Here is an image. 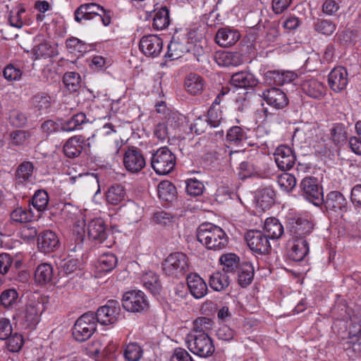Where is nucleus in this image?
Wrapping results in <instances>:
<instances>
[{"label":"nucleus","mask_w":361,"mask_h":361,"mask_svg":"<svg viewBox=\"0 0 361 361\" xmlns=\"http://www.w3.org/2000/svg\"><path fill=\"white\" fill-rule=\"evenodd\" d=\"M19 302L18 293L14 288L6 289L0 295V305L6 310L16 308Z\"/></svg>","instance_id":"34"},{"label":"nucleus","mask_w":361,"mask_h":361,"mask_svg":"<svg viewBox=\"0 0 361 361\" xmlns=\"http://www.w3.org/2000/svg\"><path fill=\"white\" fill-rule=\"evenodd\" d=\"M205 86L204 78L196 73H190L185 79V87L188 92L196 95L200 94Z\"/></svg>","instance_id":"31"},{"label":"nucleus","mask_w":361,"mask_h":361,"mask_svg":"<svg viewBox=\"0 0 361 361\" xmlns=\"http://www.w3.org/2000/svg\"><path fill=\"white\" fill-rule=\"evenodd\" d=\"M123 165L132 173L140 172L146 166V161L142 151L135 147L128 148L123 154Z\"/></svg>","instance_id":"9"},{"label":"nucleus","mask_w":361,"mask_h":361,"mask_svg":"<svg viewBox=\"0 0 361 361\" xmlns=\"http://www.w3.org/2000/svg\"><path fill=\"white\" fill-rule=\"evenodd\" d=\"M226 140L230 145L243 146L247 141V135L240 126H233L227 132Z\"/></svg>","instance_id":"43"},{"label":"nucleus","mask_w":361,"mask_h":361,"mask_svg":"<svg viewBox=\"0 0 361 361\" xmlns=\"http://www.w3.org/2000/svg\"><path fill=\"white\" fill-rule=\"evenodd\" d=\"M37 245L39 250L44 253L51 252L59 247V240L52 231H45L39 235Z\"/></svg>","instance_id":"22"},{"label":"nucleus","mask_w":361,"mask_h":361,"mask_svg":"<svg viewBox=\"0 0 361 361\" xmlns=\"http://www.w3.org/2000/svg\"><path fill=\"white\" fill-rule=\"evenodd\" d=\"M187 285L190 293L196 299L202 298L207 293V283L197 274H190L187 276Z\"/></svg>","instance_id":"21"},{"label":"nucleus","mask_w":361,"mask_h":361,"mask_svg":"<svg viewBox=\"0 0 361 361\" xmlns=\"http://www.w3.org/2000/svg\"><path fill=\"white\" fill-rule=\"evenodd\" d=\"M265 77L266 81L269 83L273 82L276 85H283L293 81L297 75L292 71H271L266 73Z\"/></svg>","instance_id":"28"},{"label":"nucleus","mask_w":361,"mask_h":361,"mask_svg":"<svg viewBox=\"0 0 361 361\" xmlns=\"http://www.w3.org/2000/svg\"><path fill=\"white\" fill-rule=\"evenodd\" d=\"M331 137L336 144L343 142L347 137L345 127L340 123L334 124L331 129Z\"/></svg>","instance_id":"61"},{"label":"nucleus","mask_w":361,"mask_h":361,"mask_svg":"<svg viewBox=\"0 0 361 361\" xmlns=\"http://www.w3.org/2000/svg\"><path fill=\"white\" fill-rule=\"evenodd\" d=\"M143 214V208L133 201H129L125 205L124 214L132 223L139 221Z\"/></svg>","instance_id":"46"},{"label":"nucleus","mask_w":361,"mask_h":361,"mask_svg":"<svg viewBox=\"0 0 361 361\" xmlns=\"http://www.w3.org/2000/svg\"><path fill=\"white\" fill-rule=\"evenodd\" d=\"M274 156L277 166L282 171L290 170L295 163V156L291 148L288 146L278 147Z\"/></svg>","instance_id":"15"},{"label":"nucleus","mask_w":361,"mask_h":361,"mask_svg":"<svg viewBox=\"0 0 361 361\" xmlns=\"http://www.w3.org/2000/svg\"><path fill=\"white\" fill-rule=\"evenodd\" d=\"M98 263L101 271L109 272L116 267L117 258L113 253H104L99 257Z\"/></svg>","instance_id":"51"},{"label":"nucleus","mask_w":361,"mask_h":361,"mask_svg":"<svg viewBox=\"0 0 361 361\" xmlns=\"http://www.w3.org/2000/svg\"><path fill=\"white\" fill-rule=\"evenodd\" d=\"M25 10L23 8H17L10 13L8 22L11 26L21 28L23 26V21L22 15L25 13Z\"/></svg>","instance_id":"63"},{"label":"nucleus","mask_w":361,"mask_h":361,"mask_svg":"<svg viewBox=\"0 0 361 361\" xmlns=\"http://www.w3.org/2000/svg\"><path fill=\"white\" fill-rule=\"evenodd\" d=\"M32 53L35 56V59L40 57H51L54 55V48L49 43L44 42L35 46L32 48Z\"/></svg>","instance_id":"54"},{"label":"nucleus","mask_w":361,"mask_h":361,"mask_svg":"<svg viewBox=\"0 0 361 361\" xmlns=\"http://www.w3.org/2000/svg\"><path fill=\"white\" fill-rule=\"evenodd\" d=\"M348 82V72L343 66L334 68L328 75V84L335 92H341L344 90Z\"/></svg>","instance_id":"16"},{"label":"nucleus","mask_w":361,"mask_h":361,"mask_svg":"<svg viewBox=\"0 0 361 361\" xmlns=\"http://www.w3.org/2000/svg\"><path fill=\"white\" fill-rule=\"evenodd\" d=\"M300 188L302 196L316 206H319L323 202V192L319 187L317 178L306 177L300 183Z\"/></svg>","instance_id":"7"},{"label":"nucleus","mask_w":361,"mask_h":361,"mask_svg":"<svg viewBox=\"0 0 361 361\" xmlns=\"http://www.w3.org/2000/svg\"><path fill=\"white\" fill-rule=\"evenodd\" d=\"M63 212L68 219H71V221H74L75 231L77 232L78 233V237L76 239L78 243L74 249H75L77 246H79L80 247L83 241L85 232V215L80 209H78V208L73 206L71 204H66L64 206V208L63 209Z\"/></svg>","instance_id":"11"},{"label":"nucleus","mask_w":361,"mask_h":361,"mask_svg":"<svg viewBox=\"0 0 361 361\" xmlns=\"http://www.w3.org/2000/svg\"><path fill=\"white\" fill-rule=\"evenodd\" d=\"M126 192L124 186L115 184L109 187L106 192V200L108 204L118 205L126 200Z\"/></svg>","instance_id":"30"},{"label":"nucleus","mask_w":361,"mask_h":361,"mask_svg":"<svg viewBox=\"0 0 361 361\" xmlns=\"http://www.w3.org/2000/svg\"><path fill=\"white\" fill-rule=\"evenodd\" d=\"M238 283L241 287H246L251 283L254 277V268L249 262H243L235 271Z\"/></svg>","instance_id":"33"},{"label":"nucleus","mask_w":361,"mask_h":361,"mask_svg":"<svg viewBox=\"0 0 361 361\" xmlns=\"http://www.w3.org/2000/svg\"><path fill=\"white\" fill-rule=\"evenodd\" d=\"M240 37V35L237 30L221 28L216 35L215 41L219 46L228 47L235 44Z\"/></svg>","instance_id":"25"},{"label":"nucleus","mask_w":361,"mask_h":361,"mask_svg":"<svg viewBox=\"0 0 361 361\" xmlns=\"http://www.w3.org/2000/svg\"><path fill=\"white\" fill-rule=\"evenodd\" d=\"M360 337L361 327L360 326L356 334H353L350 331L347 341L343 343V349L349 357L361 356V343L359 342Z\"/></svg>","instance_id":"24"},{"label":"nucleus","mask_w":361,"mask_h":361,"mask_svg":"<svg viewBox=\"0 0 361 361\" xmlns=\"http://www.w3.org/2000/svg\"><path fill=\"white\" fill-rule=\"evenodd\" d=\"M34 166L30 161H23L17 168L15 173L18 184H23L30 180L32 176Z\"/></svg>","instance_id":"41"},{"label":"nucleus","mask_w":361,"mask_h":361,"mask_svg":"<svg viewBox=\"0 0 361 361\" xmlns=\"http://www.w3.org/2000/svg\"><path fill=\"white\" fill-rule=\"evenodd\" d=\"M63 82L66 89L73 93L80 88L81 78L80 74L76 72H67L63 75Z\"/></svg>","instance_id":"48"},{"label":"nucleus","mask_w":361,"mask_h":361,"mask_svg":"<svg viewBox=\"0 0 361 361\" xmlns=\"http://www.w3.org/2000/svg\"><path fill=\"white\" fill-rule=\"evenodd\" d=\"M190 48L179 39L173 37L168 45V51L166 56L171 60L178 59L189 51Z\"/></svg>","instance_id":"40"},{"label":"nucleus","mask_w":361,"mask_h":361,"mask_svg":"<svg viewBox=\"0 0 361 361\" xmlns=\"http://www.w3.org/2000/svg\"><path fill=\"white\" fill-rule=\"evenodd\" d=\"M49 202L47 192L43 190H39L35 192L32 199V204L38 211L44 210Z\"/></svg>","instance_id":"56"},{"label":"nucleus","mask_w":361,"mask_h":361,"mask_svg":"<svg viewBox=\"0 0 361 361\" xmlns=\"http://www.w3.org/2000/svg\"><path fill=\"white\" fill-rule=\"evenodd\" d=\"M12 221L17 223H27L32 220V215L30 212L18 207L14 209L11 214Z\"/></svg>","instance_id":"59"},{"label":"nucleus","mask_w":361,"mask_h":361,"mask_svg":"<svg viewBox=\"0 0 361 361\" xmlns=\"http://www.w3.org/2000/svg\"><path fill=\"white\" fill-rule=\"evenodd\" d=\"M51 103V97L45 92H39L31 99L32 107L38 111H46L50 108Z\"/></svg>","instance_id":"42"},{"label":"nucleus","mask_w":361,"mask_h":361,"mask_svg":"<svg viewBox=\"0 0 361 361\" xmlns=\"http://www.w3.org/2000/svg\"><path fill=\"white\" fill-rule=\"evenodd\" d=\"M162 266L166 275L175 278L185 276L190 268L188 257L185 254L180 252L170 254L164 259Z\"/></svg>","instance_id":"3"},{"label":"nucleus","mask_w":361,"mask_h":361,"mask_svg":"<svg viewBox=\"0 0 361 361\" xmlns=\"http://www.w3.org/2000/svg\"><path fill=\"white\" fill-rule=\"evenodd\" d=\"M7 339V348L9 351L16 353L20 350L23 345V338L20 334L16 333Z\"/></svg>","instance_id":"64"},{"label":"nucleus","mask_w":361,"mask_h":361,"mask_svg":"<svg viewBox=\"0 0 361 361\" xmlns=\"http://www.w3.org/2000/svg\"><path fill=\"white\" fill-rule=\"evenodd\" d=\"M43 310L42 305L38 301L28 303L25 307L23 319L25 328L34 329L39 323Z\"/></svg>","instance_id":"19"},{"label":"nucleus","mask_w":361,"mask_h":361,"mask_svg":"<svg viewBox=\"0 0 361 361\" xmlns=\"http://www.w3.org/2000/svg\"><path fill=\"white\" fill-rule=\"evenodd\" d=\"M121 307L118 301L109 300L105 305L100 307L96 314L95 321L103 325L114 324L118 319Z\"/></svg>","instance_id":"8"},{"label":"nucleus","mask_w":361,"mask_h":361,"mask_svg":"<svg viewBox=\"0 0 361 361\" xmlns=\"http://www.w3.org/2000/svg\"><path fill=\"white\" fill-rule=\"evenodd\" d=\"M301 88L304 93L313 99H322L326 93L324 84L315 78H309L302 81Z\"/></svg>","instance_id":"20"},{"label":"nucleus","mask_w":361,"mask_h":361,"mask_svg":"<svg viewBox=\"0 0 361 361\" xmlns=\"http://www.w3.org/2000/svg\"><path fill=\"white\" fill-rule=\"evenodd\" d=\"M198 241L207 249L220 250L226 247L228 243L225 231L210 223L201 224L197 231Z\"/></svg>","instance_id":"1"},{"label":"nucleus","mask_w":361,"mask_h":361,"mask_svg":"<svg viewBox=\"0 0 361 361\" xmlns=\"http://www.w3.org/2000/svg\"><path fill=\"white\" fill-rule=\"evenodd\" d=\"M169 23V11L166 6L161 7L154 16L153 27L161 30L166 28Z\"/></svg>","instance_id":"45"},{"label":"nucleus","mask_w":361,"mask_h":361,"mask_svg":"<svg viewBox=\"0 0 361 361\" xmlns=\"http://www.w3.org/2000/svg\"><path fill=\"white\" fill-rule=\"evenodd\" d=\"M87 234L90 239L99 244H104V247H110L111 241L107 240L106 226L103 219L95 218L88 222Z\"/></svg>","instance_id":"13"},{"label":"nucleus","mask_w":361,"mask_h":361,"mask_svg":"<svg viewBox=\"0 0 361 361\" xmlns=\"http://www.w3.org/2000/svg\"><path fill=\"white\" fill-rule=\"evenodd\" d=\"M87 122L86 115L82 112H80L61 123V129L65 132L73 131Z\"/></svg>","instance_id":"44"},{"label":"nucleus","mask_w":361,"mask_h":361,"mask_svg":"<svg viewBox=\"0 0 361 361\" xmlns=\"http://www.w3.org/2000/svg\"><path fill=\"white\" fill-rule=\"evenodd\" d=\"M176 163L175 154L166 147H160L153 154L151 164L154 171L159 175L171 172Z\"/></svg>","instance_id":"4"},{"label":"nucleus","mask_w":361,"mask_h":361,"mask_svg":"<svg viewBox=\"0 0 361 361\" xmlns=\"http://www.w3.org/2000/svg\"><path fill=\"white\" fill-rule=\"evenodd\" d=\"M143 355V350L137 343H130L124 350L123 355L128 361H139Z\"/></svg>","instance_id":"49"},{"label":"nucleus","mask_w":361,"mask_h":361,"mask_svg":"<svg viewBox=\"0 0 361 361\" xmlns=\"http://www.w3.org/2000/svg\"><path fill=\"white\" fill-rule=\"evenodd\" d=\"M293 244L288 252V257L295 262L302 261L308 254L310 248L307 239H293Z\"/></svg>","instance_id":"27"},{"label":"nucleus","mask_w":361,"mask_h":361,"mask_svg":"<svg viewBox=\"0 0 361 361\" xmlns=\"http://www.w3.org/2000/svg\"><path fill=\"white\" fill-rule=\"evenodd\" d=\"M96 326L94 313L87 312L76 320L72 329L73 336L77 341L84 342L92 336Z\"/></svg>","instance_id":"5"},{"label":"nucleus","mask_w":361,"mask_h":361,"mask_svg":"<svg viewBox=\"0 0 361 361\" xmlns=\"http://www.w3.org/2000/svg\"><path fill=\"white\" fill-rule=\"evenodd\" d=\"M206 118L211 128H216L223 121L222 111L214 106H212L208 111Z\"/></svg>","instance_id":"58"},{"label":"nucleus","mask_w":361,"mask_h":361,"mask_svg":"<svg viewBox=\"0 0 361 361\" xmlns=\"http://www.w3.org/2000/svg\"><path fill=\"white\" fill-rule=\"evenodd\" d=\"M277 183L281 190L290 192L296 185V178L290 173H284L278 176Z\"/></svg>","instance_id":"53"},{"label":"nucleus","mask_w":361,"mask_h":361,"mask_svg":"<svg viewBox=\"0 0 361 361\" xmlns=\"http://www.w3.org/2000/svg\"><path fill=\"white\" fill-rule=\"evenodd\" d=\"M216 63L221 66H238L243 62L242 56L238 52L223 51L215 55Z\"/></svg>","instance_id":"32"},{"label":"nucleus","mask_w":361,"mask_h":361,"mask_svg":"<svg viewBox=\"0 0 361 361\" xmlns=\"http://www.w3.org/2000/svg\"><path fill=\"white\" fill-rule=\"evenodd\" d=\"M142 281L144 286L152 293L157 294L160 290V284L158 276L152 271H149L143 275Z\"/></svg>","instance_id":"50"},{"label":"nucleus","mask_w":361,"mask_h":361,"mask_svg":"<svg viewBox=\"0 0 361 361\" xmlns=\"http://www.w3.org/2000/svg\"><path fill=\"white\" fill-rule=\"evenodd\" d=\"M264 231L268 238L279 239L283 233V227L277 219L271 217L266 219Z\"/></svg>","instance_id":"36"},{"label":"nucleus","mask_w":361,"mask_h":361,"mask_svg":"<svg viewBox=\"0 0 361 361\" xmlns=\"http://www.w3.org/2000/svg\"><path fill=\"white\" fill-rule=\"evenodd\" d=\"M238 169V176L240 179L250 178L255 176L258 172L255 166L248 161L240 163Z\"/></svg>","instance_id":"60"},{"label":"nucleus","mask_w":361,"mask_h":361,"mask_svg":"<svg viewBox=\"0 0 361 361\" xmlns=\"http://www.w3.org/2000/svg\"><path fill=\"white\" fill-rule=\"evenodd\" d=\"M245 238L250 249L254 252L265 255L271 250L268 236L260 231H249L246 233Z\"/></svg>","instance_id":"10"},{"label":"nucleus","mask_w":361,"mask_h":361,"mask_svg":"<svg viewBox=\"0 0 361 361\" xmlns=\"http://www.w3.org/2000/svg\"><path fill=\"white\" fill-rule=\"evenodd\" d=\"M140 49L147 56L157 57L162 51V39L157 35H149L142 37Z\"/></svg>","instance_id":"14"},{"label":"nucleus","mask_w":361,"mask_h":361,"mask_svg":"<svg viewBox=\"0 0 361 361\" xmlns=\"http://www.w3.org/2000/svg\"><path fill=\"white\" fill-rule=\"evenodd\" d=\"M313 230L312 222L305 219H292L289 223V231L292 239H307Z\"/></svg>","instance_id":"17"},{"label":"nucleus","mask_w":361,"mask_h":361,"mask_svg":"<svg viewBox=\"0 0 361 361\" xmlns=\"http://www.w3.org/2000/svg\"><path fill=\"white\" fill-rule=\"evenodd\" d=\"M322 204H324L328 212L334 213L337 215L343 216V213L348 210V201L339 191L329 192L326 199L323 198Z\"/></svg>","instance_id":"12"},{"label":"nucleus","mask_w":361,"mask_h":361,"mask_svg":"<svg viewBox=\"0 0 361 361\" xmlns=\"http://www.w3.org/2000/svg\"><path fill=\"white\" fill-rule=\"evenodd\" d=\"M159 197L164 201H171L176 195L175 186L168 180H164L159 183L157 187Z\"/></svg>","instance_id":"47"},{"label":"nucleus","mask_w":361,"mask_h":361,"mask_svg":"<svg viewBox=\"0 0 361 361\" xmlns=\"http://www.w3.org/2000/svg\"><path fill=\"white\" fill-rule=\"evenodd\" d=\"M262 97L267 104L276 109H281L288 104L286 94L280 89L270 88L263 91Z\"/></svg>","instance_id":"18"},{"label":"nucleus","mask_w":361,"mask_h":361,"mask_svg":"<svg viewBox=\"0 0 361 361\" xmlns=\"http://www.w3.org/2000/svg\"><path fill=\"white\" fill-rule=\"evenodd\" d=\"M275 191L271 187H266L259 190L256 193L257 203L262 209H267L274 202Z\"/></svg>","instance_id":"35"},{"label":"nucleus","mask_w":361,"mask_h":361,"mask_svg":"<svg viewBox=\"0 0 361 361\" xmlns=\"http://www.w3.org/2000/svg\"><path fill=\"white\" fill-rule=\"evenodd\" d=\"M219 262L223 267V271L228 273H235L240 267V258L235 254L227 253L222 255Z\"/></svg>","instance_id":"37"},{"label":"nucleus","mask_w":361,"mask_h":361,"mask_svg":"<svg viewBox=\"0 0 361 361\" xmlns=\"http://www.w3.org/2000/svg\"><path fill=\"white\" fill-rule=\"evenodd\" d=\"M53 278V267L48 263L37 266L35 271V280L37 283L44 285L49 283Z\"/></svg>","instance_id":"38"},{"label":"nucleus","mask_w":361,"mask_h":361,"mask_svg":"<svg viewBox=\"0 0 361 361\" xmlns=\"http://www.w3.org/2000/svg\"><path fill=\"white\" fill-rule=\"evenodd\" d=\"M231 83L237 87L249 88L255 87L258 83V80L250 73L238 72L232 75Z\"/></svg>","instance_id":"29"},{"label":"nucleus","mask_w":361,"mask_h":361,"mask_svg":"<svg viewBox=\"0 0 361 361\" xmlns=\"http://www.w3.org/2000/svg\"><path fill=\"white\" fill-rule=\"evenodd\" d=\"M185 343L192 353L202 358L210 357L215 352L213 340L208 334H190Z\"/></svg>","instance_id":"2"},{"label":"nucleus","mask_w":361,"mask_h":361,"mask_svg":"<svg viewBox=\"0 0 361 361\" xmlns=\"http://www.w3.org/2000/svg\"><path fill=\"white\" fill-rule=\"evenodd\" d=\"M122 305L128 312H144L149 308L146 295L141 290H133L124 293Z\"/></svg>","instance_id":"6"},{"label":"nucleus","mask_w":361,"mask_h":361,"mask_svg":"<svg viewBox=\"0 0 361 361\" xmlns=\"http://www.w3.org/2000/svg\"><path fill=\"white\" fill-rule=\"evenodd\" d=\"M209 286L215 291H222L230 284V279L226 273L216 271L209 277Z\"/></svg>","instance_id":"39"},{"label":"nucleus","mask_w":361,"mask_h":361,"mask_svg":"<svg viewBox=\"0 0 361 361\" xmlns=\"http://www.w3.org/2000/svg\"><path fill=\"white\" fill-rule=\"evenodd\" d=\"M213 321L207 317H198L193 322V329L191 334H208L213 327Z\"/></svg>","instance_id":"52"},{"label":"nucleus","mask_w":361,"mask_h":361,"mask_svg":"<svg viewBox=\"0 0 361 361\" xmlns=\"http://www.w3.org/2000/svg\"><path fill=\"white\" fill-rule=\"evenodd\" d=\"M85 143V137L82 135H75L69 138L63 145V152L66 157L74 158L78 157Z\"/></svg>","instance_id":"26"},{"label":"nucleus","mask_w":361,"mask_h":361,"mask_svg":"<svg viewBox=\"0 0 361 361\" xmlns=\"http://www.w3.org/2000/svg\"><path fill=\"white\" fill-rule=\"evenodd\" d=\"M22 74L21 69L14 66L13 64L7 65L3 71L4 78L8 81L19 80L21 78Z\"/></svg>","instance_id":"62"},{"label":"nucleus","mask_w":361,"mask_h":361,"mask_svg":"<svg viewBox=\"0 0 361 361\" xmlns=\"http://www.w3.org/2000/svg\"><path fill=\"white\" fill-rule=\"evenodd\" d=\"M336 25L330 20L319 19L314 23V29L319 33L330 35L336 30Z\"/></svg>","instance_id":"57"},{"label":"nucleus","mask_w":361,"mask_h":361,"mask_svg":"<svg viewBox=\"0 0 361 361\" xmlns=\"http://www.w3.org/2000/svg\"><path fill=\"white\" fill-rule=\"evenodd\" d=\"M104 11V8L94 3H88L80 5L75 11V20L80 23L82 19L91 20Z\"/></svg>","instance_id":"23"},{"label":"nucleus","mask_w":361,"mask_h":361,"mask_svg":"<svg viewBox=\"0 0 361 361\" xmlns=\"http://www.w3.org/2000/svg\"><path fill=\"white\" fill-rule=\"evenodd\" d=\"M31 137L29 131L18 130L12 132L10 135L11 142L15 146H23L28 143Z\"/></svg>","instance_id":"55"}]
</instances>
